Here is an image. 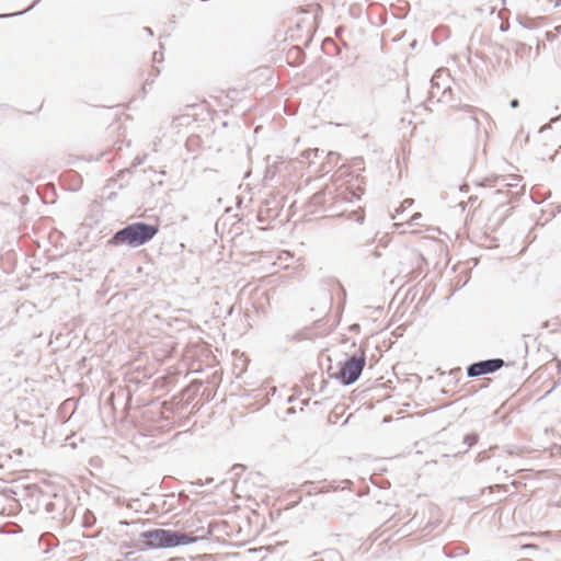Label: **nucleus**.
<instances>
[{
	"label": "nucleus",
	"mask_w": 561,
	"mask_h": 561,
	"mask_svg": "<svg viewBox=\"0 0 561 561\" xmlns=\"http://www.w3.org/2000/svg\"><path fill=\"white\" fill-rule=\"evenodd\" d=\"M344 31V26H339L336 27L335 30V34L339 35L340 33H342Z\"/></svg>",
	"instance_id": "72a5a7b5"
},
{
	"label": "nucleus",
	"mask_w": 561,
	"mask_h": 561,
	"mask_svg": "<svg viewBox=\"0 0 561 561\" xmlns=\"http://www.w3.org/2000/svg\"><path fill=\"white\" fill-rule=\"evenodd\" d=\"M299 11L301 13L312 15V19H313L312 24H316L317 20L322 14V7L319 3H311V4H308L306 7H300Z\"/></svg>",
	"instance_id": "9b49d317"
},
{
	"label": "nucleus",
	"mask_w": 561,
	"mask_h": 561,
	"mask_svg": "<svg viewBox=\"0 0 561 561\" xmlns=\"http://www.w3.org/2000/svg\"><path fill=\"white\" fill-rule=\"evenodd\" d=\"M504 186H513V184L506 183V184H504Z\"/></svg>",
	"instance_id": "c03bdc74"
},
{
	"label": "nucleus",
	"mask_w": 561,
	"mask_h": 561,
	"mask_svg": "<svg viewBox=\"0 0 561 561\" xmlns=\"http://www.w3.org/2000/svg\"><path fill=\"white\" fill-rule=\"evenodd\" d=\"M95 523V518L91 511H87L83 516V526L85 528L92 527Z\"/></svg>",
	"instance_id": "f3484780"
},
{
	"label": "nucleus",
	"mask_w": 561,
	"mask_h": 561,
	"mask_svg": "<svg viewBox=\"0 0 561 561\" xmlns=\"http://www.w3.org/2000/svg\"><path fill=\"white\" fill-rule=\"evenodd\" d=\"M422 218L421 213H415L408 221L407 224L410 226H416L419 225V220Z\"/></svg>",
	"instance_id": "aec40b11"
},
{
	"label": "nucleus",
	"mask_w": 561,
	"mask_h": 561,
	"mask_svg": "<svg viewBox=\"0 0 561 561\" xmlns=\"http://www.w3.org/2000/svg\"><path fill=\"white\" fill-rule=\"evenodd\" d=\"M462 110L466 112H469L471 114H476L477 112H481L479 108L471 106V105H463Z\"/></svg>",
	"instance_id": "b1692460"
},
{
	"label": "nucleus",
	"mask_w": 561,
	"mask_h": 561,
	"mask_svg": "<svg viewBox=\"0 0 561 561\" xmlns=\"http://www.w3.org/2000/svg\"><path fill=\"white\" fill-rule=\"evenodd\" d=\"M515 45L517 46V49H524V48H526V44L520 43V42H515Z\"/></svg>",
	"instance_id": "2f4dec72"
},
{
	"label": "nucleus",
	"mask_w": 561,
	"mask_h": 561,
	"mask_svg": "<svg viewBox=\"0 0 561 561\" xmlns=\"http://www.w3.org/2000/svg\"><path fill=\"white\" fill-rule=\"evenodd\" d=\"M508 364L502 358H489L474 362L467 366L466 374L469 378H476L483 375H490Z\"/></svg>",
	"instance_id": "39448f33"
},
{
	"label": "nucleus",
	"mask_w": 561,
	"mask_h": 561,
	"mask_svg": "<svg viewBox=\"0 0 561 561\" xmlns=\"http://www.w3.org/2000/svg\"><path fill=\"white\" fill-rule=\"evenodd\" d=\"M159 225L145 221H136L118 229L108 239L107 244L112 247L127 245L138 248L151 241L159 232Z\"/></svg>",
	"instance_id": "f03ea898"
},
{
	"label": "nucleus",
	"mask_w": 561,
	"mask_h": 561,
	"mask_svg": "<svg viewBox=\"0 0 561 561\" xmlns=\"http://www.w3.org/2000/svg\"><path fill=\"white\" fill-rule=\"evenodd\" d=\"M42 502L47 514H61L65 508V500L58 494H53V500H48V496L43 494Z\"/></svg>",
	"instance_id": "0eeeda50"
},
{
	"label": "nucleus",
	"mask_w": 561,
	"mask_h": 561,
	"mask_svg": "<svg viewBox=\"0 0 561 561\" xmlns=\"http://www.w3.org/2000/svg\"><path fill=\"white\" fill-rule=\"evenodd\" d=\"M373 255L376 257V259H379V257H382L383 256V253L378 250V248L376 247L375 250L371 252Z\"/></svg>",
	"instance_id": "cd10ccee"
},
{
	"label": "nucleus",
	"mask_w": 561,
	"mask_h": 561,
	"mask_svg": "<svg viewBox=\"0 0 561 561\" xmlns=\"http://www.w3.org/2000/svg\"><path fill=\"white\" fill-rule=\"evenodd\" d=\"M152 82H153V79H152L151 81H149V79H147V80H146L145 84L142 85V90H144V92L146 91V87H147L148 84H151Z\"/></svg>",
	"instance_id": "473e14b6"
},
{
	"label": "nucleus",
	"mask_w": 561,
	"mask_h": 561,
	"mask_svg": "<svg viewBox=\"0 0 561 561\" xmlns=\"http://www.w3.org/2000/svg\"><path fill=\"white\" fill-rule=\"evenodd\" d=\"M428 93H430V100L437 98L438 102H447L446 95H447V93H449V94L451 93V88H450V85L444 87L440 94H439V90H437L436 88H432Z\"/></svg>",
	"instance_id": "f8f14e48"
},
{
	"label": "nucleus",
	"mask_w": 561,
	"mask_h": 561,
	"mask_svg": "<svg viewBox=\"0 0 561 561\" xmlns=\"http://www.w3.org/2000/svg\"><path fill=\"white\" fill-rule=\"evenodd\" d=\"M146 158H147V154H144V156H141V157H140V156H137V157L134 159V161H133V164H131V165H133L134 168L141 165V164L145 162Z\"/></svg>",
	"instance_id": "4be33fe9"
},
{
	"label": "nucleus",
	"mask_w": 561,
	"mask_h": 561,
	"mask_svg": "<svg viewBox=\"0 0 561 561\" xmlns=\"http://www.w3.org/2000/svg\"><path fill=\"white\" fill-rule=\"evenodd\" d=\"M550 2H553L556 4V0H549Z\"/></svg>",
	"instance_id": "49530a36"
},
{
	"label": "nucleus",
	"mask_w": 561,
	"mask_h": 561,
	"mask_svg": "<svg viewBox=\"0 0 561 561\" xmlns=\"http://www.w3.org/2000/svg\"><path fill=\"white\" fill-rule=\"evenodd\" d=\"M339 154L336 152L330 151L325 154V161L320 164V168L317 172H321L323 174L329 173L333 168L334 163L337 162Z\"/></svg>",
	"instance_id": "9d476101"
},
{
	"label": "nucleus",
	"mask_w": 561,
	"mask_h": 561,
	"mask_svg": "<svg viewBox=\"0 0 561 561\" xmlns=\"http://www.w3.org/2000/svg\"><path fill=\"white\" fill-rule=\"evenodd\" d=\"M478 199V196H474V198L470 197V201L476 202Z\"/></svg>",
	"instance_id": "37998d69"
},
{
	"label": "nucleus",
	"mask_w": 561,
	"mask_h": 561,
	"mask_svg": "<svg viewBox=\"0 0 561 561\" xmlns=\"http://www.w3.org/2000/svg\"><path fill=\"white\" fill-rule=\"evenodd\" d=\"M340 289H341V294L343 295V298H345L346 296V290L343 286H340Z\"/></svg>",
	"instance_id": "c9c22d12"
},
{
	"label": "nucleus",
	"mask_w": 561,
	"mask_h": 561,
	"mask_svg": "<svg viewBox=\"0 0 561 561\" xmlns=\"http://www.w3.org/2000/svg\"><path fill=\"white\" fill-rule=\"evenodd\" d=\"M561 0H556V7L560 5Z\"/></svg>",
	"instance_id": "a19ab883"
},
{
	"label": "nucleus",
	"mask_w": 561,
	"mask_h": 561,
	"mask_svg": "<svg viewBox=\"0 0 561 561\" xmlns=\"http://www.w3.org/2000/svg\"><path fill=\"white\" fill-rule=\"evenodd\" d=\"M560 117H561V116H556V117L551 118V119H550V122H549L548 124H546V125H543V126L541 127L540 131L542 133V131H545V130H547V129H550V128L552 127V124H553V123H556L557 121H559V119H560Z\"/></svg>",
	"instance_id": "5701e85b"
},
{
	"label": "nucleus",
	"mask_w": 561,
	"mask_h": 561,
	"mask_svg": "<svg viewBox=\"0 0 561 561\" xmlns=\"http://www.w3.org/2000/svg\"><path fill=\"white\" fill-rule=\"evenodd\" d=\"M234 468H242L241 465H234Z\"/></svg>",
	"instance_id": "a18cd8bd"
},
{
	"label": "nucleus",
	"mask_w": 561,
	"mask_h": 561,
	"mask_svg": "<svg viewBox=\"0 0 561 561\" xmlns=\"http://www.w3.org/2000/svg\"><path fill=\"white\" fill-rule=\"evenodd\" d=\"M386 239H388V236H387V234H386V236H383L381 239H379V243H383V241H385Z\"/></svg>",
	"instance_id": "4c0bfd02"
},
{
	"label": "nucleus",
	"mask_w": 561,
	"mask_h": 561,
	"mask_svg": "<svg viewBox=\"0 0 561 561\" xmlns=\"http://www.w3.org/2000/svg\"><path fill=\"white\" fill-rule=\"evenodd\" d=\"M358 328H359V325H358V324H354V325L352 327V330H356V329H358Z\"/></svg>",
	"instance_id": "ea45409f"
},
{
	"label": "nucleus",
	"mask_w": 561,
	"mask_h": 561,
	"mask_svg": "<svg viewBox=\"0 0 561 561\" xmlns=\"http://www.w3.org/2000/svg\"><path fill=\"white\" fill-rule=\"evenodd\" d=\"M499 179H484L481 183H479V185L483 187H495Z\"/></svg>",
	"instance_id": "a211bd4d"
},
{
	"label": "nucleus",
	"mask_w": 561,
	"mask_h": 561,
	"mask_svg": "<svg viewBox=\"0 0 561 561\" xmlns=\"http://www.w3.org/2000/svg\"><path fill=\"white\" fill-rule=\"evenodd\" d=\"M153 60L157 62V61H162L163 60V55L162 53H159V51H154L153 53Z\"/></svg>",
	"instance_id": "bb28decb"
},
{
	"label": "nucleus",
	"mask_w": 561,
	"mask_h": 561,
	"mask_svg": "<svg viewBox=\"0 0 561 561\" xmlns=\"http://www.w3.org/2000/svg\"><path fill=\"white\" fill-rule=\"evenodd\" d=\"M413 203H414V199H412V198H407V199H404V201L402 202V204H401L400 208H398V209H397V211H398V213H399V211H403L405 208L411 207V206L413 205Z\"/></svg>",
	"instance_id": "412c9836"
},
{
	"label": "nucleus",
	"mask_w": 561,
	"mask_h": 561,
	"mask_svg": "<svg viewBox=\"0 0 561 561\" xmlns=\"http://www.w3.org/2000/svg\"><path fill=\"white\" fill-rule=\"evenodd\" d=\"M439 78H440V71H436L434 77L431 79L432 88H436L437 90H440V82H438Z\"/></svg>",
	"instance_id": "6ab92c4d"
},
{
	"label": "nucleus",
	"mask_w": 561,
	"mask_h": 561,
	"mask_svg": "<svg viewBox=\"0 0 561 561\" xmlns=\"http://www.w3.org/2000/svg\"><path fill=\"white\" fill-rule=\"evenodd\" d=\"M471 118H472V121H473V123H474V126H476V127H478V126H479V121H478V118H477L474 115H473Z\"/></svg>",
	"instance_id": "f704fd0d"
},
{
	"label": "nucleus",
	"mask_w": 561,
	"mask_h": 561,
	"mask_svg": "<svg viewBox=\"0 0 561 561\" xmlns=\"http://www.w3.org/2000/svg\"><path fill=\"white\" fill-rule=\"evenodd\" d=\"M444 554L449 558H456L468 554L469 550L462 545H448L443 549Z\"/></svg>",
	"instance_id": "1a4fd4ad"
},
{
	"label": "nucleus",
	"mask_w": 561,
	"mask_h": 561,
	"mask_svg": "<svg viewBox=\"0 0 561 561\" xmlns=\"http://www.w3.org/2000/svg\"><path fill=\"white\" fill-rule=\"evenodd\" d=\"M494 194H495V196H497V197H499V201H500V199H502V198L506 197V196L508 195V192H507V191H504V190H502V188H499V190H496V191H495V193H494Z\"/></svg>",
	"instance_id": "393cba45"
},
{
	"label": "nucleus",
	"mask_w": 561,
	"mask_h": 561,
	"mask_svg": "<svg viewBox=\"0 0 561 561\" xmlns=\"http://www.w3.org/2000/svg\"><path fill=\"white\" fill-rule=\"evenodd\" d=\"M324 154V150H320L319 148L314 149H307L304 152H301L299 157V161L301 163L308 162L309 165L316 163V159L322 158Z\"/></svg>",
	"instance_id": "6e6552de"
},
{
	"label": "nucleus",
	"mask_w": 561,
	"mask_h": 561,
	"mask_svg": "<svg viewBox=\"0 0 561 561\" xmlns=\"http://www.w3.org/2000/svg\"><path fill=\"white\" fill-rule=\"evenodd\" d=\"M210 534L211 533L209 529L204 531V534L201 536H195L193 533H182L180 530H173L172 531V548L195 543L199 539L207 538V536H209Z\"/></svg>",
	"instance_id": "423d86ee"
},
{
	"label": "nucleus",
	"mask_w": 561,
	"mask_h": 561,
	"mask_svg": "<svg viewBox=\"0 0 561 561\" xmlns=\"http://www.w3.org/2000/svg\"><path fill=\"white\" fill-rule=\"evenodd\" d=\"M518 24L527 30H531L535 26V22L529 18L517 16Z\"/></svg>",
	"instance_id": "dca6fc26"
},
{
	"label": "nucleus",
	"mask_w": 561,
	"mask_h": 561,
	"mask_svg": "<svg viewBox=\"0 0 561 561\" xmlns=\"http://www.w3.org/2000/svg\"><path fill=\"white\" fill-rule=\"evenodd\" d=\"M478 459H479V460H483V459H484V457L482 456V453H479V455H478Z\"/></svg>",
	"instance_id": "58836bf2"
},
{
	"label": "nucleus",
	"mask_w": 561,
	"mask_h": 561,
	"mask_svg": "<svg viewBox=\"0 0 561 561\" xmlns=\"http://www.w3.org/2000/svg\"><path fill=\"white\" fill-rule=\"evenodd\" d=\"M357 221L362 224V222L364 221V215H360V216L357 218Z\"/></svg>",
	"instance_id": "e433bc0d"
},
{
	"label": "nucleus",
	"mask_w": 561,
	"mask_h": 561,
	"mask_svg": "<svg viewBox=\"0 0 561 561\" xmlns=\"http://www.w3.org/2000/svg\"><path fill=\"white\" fill-rule=\"evenodd\" d=\"M152 72H153V76H154V77H158V76L160 75V69H159V67L153 66V67H152Z\"/></svg>",
	"instance_id": "7c9ffc66"
},
{
	"label": "nucleus",
	"mask_w": 561,
	"mask_h": 561,
	"mask_svg": "<svg viewBox=\"0 0 561 561\" xmlns=\"http://www.w3.org/2000/svg\"><path fill=\"white\" fill-rule=\"evenodd\" d=\"M518 105H519V101H518L517 99H513V100H511V102H510V106H511L512 108H516V107H518Z\"/></svg>",
	"instance_id": "c85d7f7f"
},
{
	"label": "nucleus",
	"mask_w": 561,
	"mask_h": 561,
	"mask_svg": "<svg viewBox=\"0 0 561 561\" xmlns=\"http://www.w3.org/2000/svg\"><path fill=\"white\" fill-rule=\"evenodd\" d=\"M359 198V193L348 186L330 184L314 193L306 203L305 208L308 214L322 213L327 217H339L347 210L348 204Z\"/></svg>",
	"instance_id": "f257e3e1"
},
{
	"label": "nucleus",
	"mask_w": 561,
	"mask_h": 561,
	"mask_svg": "<svg viewBox=\"0 0 561 561\" xmlns=\"http://www.w3.org/2000/svg\"><path fill=\"white\" fill-rule=\"evenodd\" d=\"M478 440H479V435L477 433L466 434L462 439L463 444H466L468 448L476 445L478 443Z\"/></svg>",
	"instance_id": "4468645a"
},
{
	"label": "nucleus",
	"mask_w": 561,
	"mask_h": 561,
	"mask_svg": "<svg viewBox=\"0 0 561 561\" xmlns=\"http://www.w3.org/2000/svg\"><path fill=\"white\" fill-rule=\"evenodd\" d=\"M365 365L366 352L359 348L356 354L346 356L344 360L339 362V369L331 377L339 380L342 386H351L359 379Z\"/></svg>",
	"instance_id": "7ed1b4c3"
},
{
	"label": "nucleus",
	"mask_w": 561,
	"mask_h": 561,
	"mask_svg": "<svg viewBox=\"0 0 561 561\" xmlns=\"http://www.w3.org/2000/svg\"><path fill=\"white\" fill-rule=\"evenodd\" d=\"M478 199V196H474V198L470 197V201L476 202Z\"/></svg>",
	"instance_id": "79ce46f5"
},
{
	"label": "nucleus",
	"mask_w": 561,
	"mask_h": 561,
	"mask_svg": "<svg viewBox=\"0 0 561 561\" xmlns=\"http://www.w3.org/2000/svg\"><path fill=\"white\" fill-rule=\"evenodd\" d=\"M41 2V0H35L27 9L23 10V11H20V12H15V13H12V14H0V19H7V18H13V16H20L28 11H31L35 5H37L38 3Z\"/></svg>",
	"instance_id": "2eb2a0df"
},
{
	"label": "nucleus",
	"mask_w": 561,
	"mask_h": 561,
	"mask_svg": "<svg viewBox=\"0 0 561 561\" xmlns=\"http://www.w3.org/2000/svg\"><path fill=\"white\" fill-rule=\"evenodd\" d=\"M172 529L151 528L139 534V540L134 545H125L134 547L138 551L150 549H169L172 548Z\"/></svg>",
	"instance_id": "20e7f679"
},
{
	"label": "nucleus",
	"mask_w": 561,
	"mask_h": 561,
	"mask_svg": "<svg viewBox=\"0 0 561 561\" xmlns=\"http://www.w3.org/2000/svg\"><path fill=\"white\" fill-rule=\"evenodd\" d=\"M352 482L350 480L332 481L325 485L327 491H336L348 489Z\"/></svg>",
	"instance_id": "ddd939ff"
},
{
	"label": "nucleus",
	"mask_w": 561,
	"mask_h": 561,
	"mask_svg": "<svg viewBox=\"0 0 561 561\" xmlns=\"http://www.w3.org/2000/svg\"><path fill=\"white\" fill-rule=\"evenodd\" d=\"M142 31L146 32L149 36H153V31L149 26L142 27Z\"/></svg>",
	"instance_id": "c756f323"
},
{
	"label": "nucleus",
	"mask_w": 561,
	"mask_h": 561,
	"mask_svg": "<svg viewBox=\"0 0 561 561\" xmlns=\"http://www.w3.org/2000/svg\"><path fill=\"white\" fill-rule=\"evenodd\" d=\"M508 30H510V23H508V22H503V23H501V25H500V31H501V32L505 33V32H507Z\"/></svg>",
	"instance_id": "a878e982"
}]
</instances>
